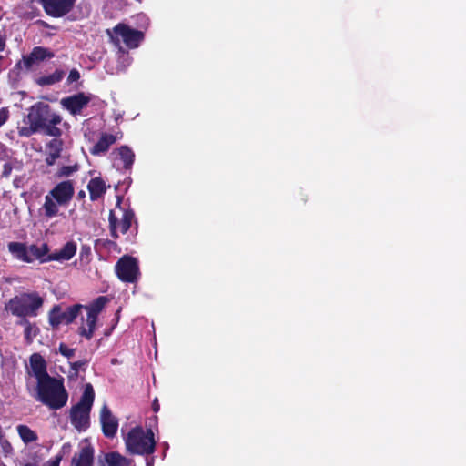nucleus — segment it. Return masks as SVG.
I'll use <instances>...</instances> for the list:
<instances>
[{"mask_svg": "<svg viewBox=\"0 0 466 466\" xmlns=\"http://www.w3.org/2000/svg\"><path fill=\"white\" fill-rule=\"evenodd\" d=\"M62 122L59 114L52 112L47 104L36 103L33 105L23 119L17 123V132L20 137L30 136L43 130L47 136L59 137L62 130L56 126Z\"/></svg>", "mask_w": 466, "mask_h": 466, "instance_id": "f257e3e1", "label": "nucleus"}, {"mask_svg": "<svg viewBox=\"0 0 466 466\" xmlns=\"http://www.w3.org/2000/svg\"><path fill=\"white\" fill-rule=\"evenodd\" d=\"M35 398L51 410H59L66 404L68 393L62 379L50 377L36 384Z\"/></svg>", "mask_w": 466, "mask_h": 466, "instance_id": "f03ea898", "label": "nucleus"}, {"mask_svg": "<svg viewBox=\"0 0 466 466\" xmlns=\"http://www.w3.org/2000/svg\"><path fill=\"white\" fill-rule=\"evenodd\" d=\"M44 299L36 292H25L15 296L5 304L6 311L19 318L35 317Z\"/></svg>", "mask_w": 466, "mask_h": 466, "instance_id": "7ed1b4c3", "label": "nucleus"}, {"mask_svg": "<svg viewBox=\"0 0 466 466\" xmlns=\"http://www.w3.org/2000/svg\"><path fill=\"white\" fill-rule=\"evenodd\" d=\"M127 451L131 454L147 455L155 451L156 441L151 430L137 426L124 437Z\"/></svg>", "mask_w": 466, "mask_h": 466, "instance_id": "20e7f679", "label": "nucleus"}, {"mask_svg": "<svg viewBox=\"0 0 466 466\" xmlns=\"http://www.w3.org/2000/svg\"><path fill=\"white\" fill-rule=\"evenodd\" d=\"M95 392L91 384L85 386L80 401L72 407L70 420L74 427L79 431H85L89 425V413L94 402Z\"/></svg>", "mask_w": 466, "mask_h": 466, "instance_id": "39448f33", "label": "nucleus"}, {"mask_svg": "<svg viewBox=\"0 0 466 466\" xmlns=\"http://www.w3.org/2000/svg\"><path fill=\"white\" fill-rule=\"evenodd\" d=\"M107 302L108 299L106 297L100 296L90 304L84 306L87 315L86 319L82 321V324L79 327L78 333L80 336L86 339H90L93 337L96 329L97 317Z\"/></svg>", "mask_w": 466, "mask_h": 466, "instance_id": "423d86ee", "label": "nucleus"}, {"mask_svg": "<svg viewBox=\"0 0 466 466\" xmlns=\"http://www.w3.org/2000/svg\"><path fill=\"white\" fill-rule=\"evenodd\" d=\"M120 203L121 198H117L116 208L109 214V223L114 238H117L119 234H125L129 229L134 218L133 211L122 208Z\"/></svg>", "mask_w": 466, "mask_h": 466, "instance_id": "0eeeda50", "label": "nucleus"}, {"mask_svg": "<svg viewBox=\"0 0 466 466\" xmlns=\"http://www.w3.org/2000/svg\"><path fill=\"white\" fill-rule=\"evenodd\" d=\"M107 34L116 46H119L122 40L129 48H136L143 40L144 35L141 31L133 29L124 24H118Z\"/></svg>", "mask_w": 466, "mask_h": 466, "instance_id": "6e6552de", "label": "nucleus"}, {"mask_svg": "<svg viewBox=\"0 0 466 466\" xmlns=\"http://www.w3.org/2000/svg\"><path fill=\"white\" fill-rule=\"evenodd\" d=\"M118 278L127 282H134L137 279L138 266L135 258L123 257L116 266Z\"/></svg>", "mask_w": 466, "mask_h": 466, "instance_id": "1a4fd4ad", "label": "nucleus"}, {"mask_svg": "<svg viewBox=\"0 0 466 466\" xmlns=\"http://www.w3.org/2000/svg\"><path fill=\"white\" fill-rule=\"evenodd\" d=\"M47 15L61 17L69 13L76 0H38Z\"/></svg>", "mask_w": 466, "mask_h": 466, "instance_id": "9d476101", "label": "nucleus"}, {"mask_svg": "<svg viewBox=\"0 0 466 466\" xmlns=\"http://www.w3.org/2000/svg\"><path fill=\"white\" fill-rule=\"evenodd\" d=\"M48 193L52 198H56L59 203L67 206L74 197V183L71 180L62 181L56 185Z\"/></svg>", "mask_w": 466, "mask_h": 466, "instance_id": "9b49d317", "label": "nucleus"}, {"mask_svg": "<svg viewBox=\"0 0 466 466\" xmlns=\"http://www.w3.org/2000/svg\"><path fill=\"white\" fill-rule=\"evenodd\" d=\"M100 423L102 426L103 433L107 438H113L118 429V420L112 414L111 410L106 405H104L100 411Z\"/></svg>", "mask_w": 466, "mask_h": 466, "instance_id": "f8f14e48", "label": "nucleus"}, {"mask_svg": "<svg viewBox=\"0 0 466 466\" xmlns=\"http://www.w3.org/2000/svg\"><path fill=\"white\" fill-rule=\"evenodd\" d=\"M90 96L84 93L62 98L60 104L64 108L68 110L72 115L79 114L82 109L89 103Z\"/></svg>", "mask_w": 466, "mask_h": 466, "instance_id": "ddd939ff", "label": "nucleus"}, {"mask_svg": "<svg viewBox=\"0 0 466 466\" xmlns=\"http://www.w3.org/2000/svg\"><path fill=\"white\" fill-rule=\"evenodd\" d=\"M30 374H32L35 379L37 383L39 381H43L51 376L48 375L46 371V363L44 358L38 354L35 353L30 357Z\"/></svg>", "mask_w": 466, "mask_h": 466, "instance_id": "4468645a", "label": "nucleus"}, {"mask_svg": "<svg viewBox=\"0 0 466 466\" xmlns=\"http://www.w3.org/2000/svg\"><path fill=\"white\" fill-rule=\"evenodd\" d=\"M79 452L73 458V463L76 466H93L94 449L87 441H84L79 445Z\"/></svg>", "mask_w": 466, "mask_h": 466, "instance_id": "2eb2a0df", "label": "nucleus"}, {"mask_svg": "<svg viewBox=\"0 0 466 466\" xmlns=\"http://www.w3.org/2000/svg\"><path fill=\"white\" fill-rule=\"evenodd\" d=\"M51 56L47 49L37 46L33 49L30 55L24 56L19 62V66L25 70L31 69L35 65L44 60L46 57Z\"/></svg>", "mask_w": 466, "mask_h": 466, "instance_id": "dca6fc26", "label": "nucleus"}, {"mask_svg": "<svg viewBox=\"0 0 466 466\" xmlns=\"http://www.w3.org/2000/svg\"><path fill=\"white\" fill-rule=\"evenodd\" d=\"M64 143L58 137H54L46 145V163L47 166H53L56 159L60 157Z\"/></svg>", "mask_w": 466, "mask_h": 466, "instance_id": "f3484780", "label": "nucleus"}, {"mask_svg": "<svg viewBox=\"0 0 466 466\" xmlns=\"http://www.w3.org/2000/svg\"><path fill=\"white\" fill-rule=\"evenodd\" d=\"M114 162L120 161L125 168H130L134 163L135 154L127 146H122L111 153Z\"/></svg>", "mask_w": 466, "mask_h": 466, "instance_id": "a211bd4d", "label": "nucleus"}, {"mask_svg": "<svg viewBox=\"0 0 466 466\" xmlns=\"http://www.w3.org/2000/svg\"><path fill=\"white\" fill-rule=\"evenodd\" d=\"M76 248L75 242H66L59 250L48 255L47 259L60 262L69 260L75 256Z\"/></svg>", "mask_w": 466, "mask_h": 466, "instance_id": "6ab92c4d", "label": "nucleus"}, {"mask_svg": "<svg viewBox=\"0 0 466 466\" xmlns=\"http://www.w3.org/2000/svg\"><path fill=\"white\" fill-rule=\"evenodd\" d=\"M117 136L103 133L96 144L90 149V153L93 155H100L106 153L110 146L116 143Z\"/></svg>", "mask_w": 466, "mask_h": 466, "instance_id": "aec40b11", "label": "nucleus"}, {"mask_svg": "<svg viewBox=\"0 0 466 466\" xmlns=\"http://www.w3.org/2000/svg\"><path fill=\"white\" fill-rule=\"evenodd\" d=\"M59 207H66L64 204L59 203L56 198L51 197L49 193L45 196V201L41 208L45 217L52 218L59 215Z\"/></svg>", "mask_w": 466, "mask_h": 466, "instance_id": "412c9836", "label": "nucleus"}, {"mask_svg": "<svg viewBox=\"0 0 466 466\" xmlns=\"http://www.w3.org/2000/svg\"><path fill=\"white\" fill-rule=\"evenodd\" d=\"M87 189L89 191L91 200L95 201L103 197L106 193V186L100 177H95L89 181Z\"/></svg>", "mask_w": 466, "mask_h": 466, "instance_id": "4be33fe9", "label": "nucleus"}, {"mask_svg": "<svg viewBox=\"0 0 466 466\" xmlns=\"http://www.w3.org/2000/svg\"><path fill=\"white\" fill-rule=\"evenodd\" d=\"M9 252L18 260L30 263L28 257L27 246L20 242H10L8 244Z\"/></svg>", "mask_w": 466, "mask_h": 466, "instance_id": "5701e85b", "label": "nucleus"}, {"mask_svg": "<svg viewBox=\"0 0 466 466\" xmlns=\"http://www.w3.org/2000/svg\"><path fill=\"white\" fill-rule=\"evenodd\" d=\"M28 257L30 258V262H33L35 259H40L41 261H49L47 259L48 248L46 244H42L41 246L31 245L27 247Z\"/></svg>", "mask_w": 466, "mask_h": 466, "instance_id": "b1692460", "label": "nucleus"}, {"mask_svg": "<svg viewBox=\"0 0 466 466\" xmlns=\"http://www.w3.org/2000/svg\"><path fill=\"white\" fill-rule=\"evenodd\" d=\"M107 466H129L131 461L116 451L109 452L105 456Z\"/></svg>", "mask_w": 466, "mask_h": 466, "instance_id": "393cba45", "label": "nucleus"}, {"mask_svg": "<svg viewBox=\"0 0 466 466\" xmlns=\"http://www.w3.org/2000/svg\"><path fill=\"white\" fill-rule=\"evenodd\" d=\"M17 432L22 441L28 444L37 440V434L26 425H18Z\"/></svg>", "mask_w": 466, "mask_h": 466, "instance_id": "a878e982", "label": "nucleus"}, {"mask_svg": "<svg viewBox=\"0 0 466 466\" xmlns=\"http://www.w3.org/2000/svg\"><path fill=\"white\" fill-rule=\"evenodd\" d=\"M62 78H63L62 72L56 71V72L53 73L52 75H50L48 76L41 77L38 80V83L40 85H42V86H44V85H53L55 83L59 82Z\"/></svg>", "mask_w": 466, "mask_h": 466, "instance_id": "bb28decb", "label": "nucleus"}, {"mask_svg": "<svg viewBox=\"0 0 466 466\" xmlns=\"http://www.w3.org/2000/svg\"><path fill=\"white\" fill-rule=\"evenodd\" d=\"M81 308H84V306L75 305L68 308L67 310L63 313L64 319L66 320V322H72L77 317Z\"/></svg>", "mask_w": 466, "mask_h": 466, "instance_id": "cd10ccee", "label": "nucleus"}, {"mask_svg": "<svg viewBox=\"0 0 466 466\" xmlns=\"http://www.w3.org/2000/svg\"><path fill=\"white\" fill-rule=\"evenodd\" d=\"M78 169H79V166L77 164H75L72 166H64L58 170L57 177H71L74 173L78 171Z\"/></svg>", "mask_w": 466, "mask_h": 466, "instance_id": "c85d7f7f", "label": "nucleus"}, {"mask_svg": "<svg viewBox=\"0 0 466 466\" xmlns=\"http://www.w3.org/2000/svg\"><path fill=\"white\" fill-rule=\"evenodd\" d=\"M22 323L25 326V338L28 342H31L37 334V328L34 325H31L26 320L23 321Z\"/></svg>", "mask_w": 466, "mask_h": 466, "instance_id": "c756f323", "label": "nucleus"}, {"mask_svg": "<svg viewBox=\"0 0 466 466\" xmlns=\"http://www.w3.org/2000/svg\"><path fill=\"white\" fill-rule=\"evenodd\" d=\"M64 320L63 313H60L59 309L54 308L49 315V322L53 327L58 326Z\"/></svg>", "mask_w": 466, "mask_h": 466, "instance_id": "7c9ffc66", "label": "nucleus"}, {"mask_svg": "<svg viewBox=\"0 0 466 466\" xmlns=\"http://www.w3.org/2000/svg\"><path fill=\"white\" fill-rule=\"evenodd\" d=\"M59 351L62 355L67 357V358H71L74 353H75V350H72V349H69L67 346H66L65 344H60L59 346Z\"/></svg>", "mask_w": 466, "mask_h": 466, "instance_id": "2f4dec72", "label": "nucleus"}, {"mask_svg": "<svg viewBox=\"0 0 466 466\" xmlns=\"http://www.w3.org/2000/svg\"><path fill=\"white\" fill-rule=\"evenodd\" d=\"M9 118V110L7 107H2L0 109V127L7 121Z\"/></svg>", "mask_w": 466, "mask_h": 466, "instance_id": "473e14b6", "label": "nucleus"}, {"mask_svg": "<svg viewBox=\"0 0 466 466\" xmlns=\"http://www.w3.org/2000/svg\"><path fill=\"white\" fill-rule=\"evenodd\" d=\"M79 77H80L79 72L77 70L74 69V70L70 71L67 81L69 83H73V82L77 81L79 79Z\"/></svg>", "mask_w": 466, "mask_h": 466, "instance_id": "72a5a7b5", "label": "nucleus"}, {"mask_svg": "<svg viewBox=\"0 0 466 466\" xmlns=\"http://www.w3.org/2000/svg\"><path fill=\"white\" fill-rule=\"evenodd\" d=\"M82 364H83V363H82V362H79V361L74 362V363H72V368H73L75 370H77L81 367V365H82Z\"/></svg>", "mask_w": 466, "mask_h": 466, "instance_id": "f704fd0d", "label": "nucleus"}, {"mask_svg": "<svg viewBox=\"0 0 466 466\" xmlns=\"http://www.w3.org/2000/svg\"><path fill=\"white\" fill-rule=\"evenodd\" d=\"M5 46V39L2 36H0V51L4 50Z\"/></svg>", "mask_w": 466, "mask_h": 466, "instance_id": "c9c22d12", "label": "nucleus"}, {"mask_svg": "<svg viewBox=\"0 0 466 466\" xmlns=\"http://www.w3.org/2000/svg\"><path fill=\"white\" fill-rule=\"evenodd\" d=\"M120 58L123 59V61H127V62H128V59H129L127 55H126L124 53L121 55Z\"/></svg>", "mask_w": 466, "mask_h": 466, "instance_id": "e433bc0d", "label": "nucleus"}, {"mask_svg": "<svg viewBox=\"0 0 466 466\" xmlns=\"http://www.w3.org/2000/svg\"><path fill=\"white\" fill-rule=\"evenodd\" d=\"M153 409L157 412L159 410V405L157 402H155L154 406H153Z\"/></svg>", "mask_w": 466, "mask_h": 466, "instance_id": "4c0bfd02", "label": "nucleus"}, {"mask_svg": "<svg viewBox=\"0 0 466 466\" xmlns=\"http://www.w3.org/2000/svg\"><path fill=\"white\" fill-rule=\"evenodd\" d=\"M69 447H70V445H69V444H65V445L63 446V450L68 449Z\"/></svg>", "mask_w": 466, "mask_h": 466, "instance_id": "58836bf2", "label": "nucleus"}, {"mask_svg": "<svg viewBox=\"0 0 466 466\" xmlns=\"http://www.w3.org/2000/svg\"><path fill=\"white\" fill-rule=\"evenodd\" d=\"M79 196H80V197H84V196H85V192H84V191H80V192H79Z\"/></svg>", "mask_w": 466, "mask_h": 466, "instance_id": "ea45409f", "label": "nucleus"}]
</instances>
